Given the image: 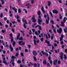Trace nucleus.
Returning a JSON list of instances; mask_svg holds the SVG:
<instances>
[{
    "instance_id": "obj_1",
    "label": "nucleus",
    "mask_w": 67,
    "mask_h": 67,
    "mask_svg": "<svg viewBox=\"0 0 67 67\" xmlns=\"http://www.w3.org/2000/svg\"><path fill=\"white\" fill-rule=\"evenodd\" d=\"M38 18H39V19H38V24H41V23L42 21V19L41 18V16L40 15L39 16Z\"/></svg>"
},
{
    "instance_id": "obj_2",
    "label": "nucleus",
    "mask_w": 67,
    "mask_h": 67,
    "mask_svg": "<svg viewBox=\"0 0 67 67\" xmlns=\"http://www.w3.org/2000/svg\"><path fill=\"white\" fill-rule=\"evenodd\" d=\"M18 43L19 45H22L23 46H24V44H25V42H24L23 43V41H19L18 42Z\"/></svg>"
},
{
    "instance_id": "obj_3",
    "label": "nucleus",
    "mask_w": 67,
    "mask_h": 67,
    "mask_svg": "<svg viewBox=\"0 0 67 67\" xmlns=\"http://www.w3.org/2000/svg\"><path fill=\"white\" fill-rule=\"evenodd\" d=\"M2 59H3V63L4 64L6 65H7L8 64H9V63H7V62L5 61V58L4 57V58H2Z\"/></svg>"
},
{
    "instance_id": "obj_4",
    "label": "nucleus",
    "mask_w": 67,
    "mask_h": 67,
    "mask_svg": "<svg viewBox=\"0 0 67 67\" xmlns=\"http://www.w3.org/2000/svg\"><path fill=\"white\" fill-rule=\"evenodd\" d=\"M47 16L48 17L47 18V20H46V23L47 24H49V15H48V14H47Z\"/></svg>"
},
{
    "instance_id": "obj_5",
    "label": "nucleus",
    "mask_w": 67,
    "mask_h": 67,
    "mask_svg": "<svg viewBox=\"0 0 67 67\" xmlns=\"http://www.w3.org/2000/svg\"><path fill=\"white\" fill-rule=\"evenodd\" d=\"M19 18L20 17H19V15H17L16 19H17V22H18V23H20V20L19 19Z\"/></svg>"
},
{
    "instance_id": "obj_6",
    "label": "nucleus",
    "mask_w": 67,
    "mask_h": 67,
    "mask_svg": "<svg viewBox=\"0 0 67 67\" xmlns=\"http://www.w3.org/2000/svg\"><path fill=\"white\" fill-rule=\"evenodd\" d=\"M24 18H23V19H22V21L23 22H25V24H27V21H26V20H24Z\"/></svg>"
},
{
    "instance_id": "obj_7",
    "label": "nucleus",
    "mask_w": 67,
    "mask_h": 67,
    "mask_svg": "<svg viewBox=\"0 0 67 67\" xmlns=\"http://www.w3.org/2000/svg\"><path fill=\"white\" fill-rule=\"evenodd\" d=\"M57 32L58 33H60L62 32V29L60 28L59 29V30H57Z\"/></svg>"
},
{
    "instance_id": "obj_8",
    "label": "nucleus",
    "mask_w": 67,
    "mask_h": 67,
    "mask_svg": "<svg viewBox=\"0 0 67 67\" xmlns=\"http://www.w3.org/2000/svg\"><path fill=\"white\" fill-rule=\"evenodd\" d=\"M52 12L53 13H55V14H57L58 12V11L56 10H53Z\"/></svg>"
},
{
    "instance_id": "obj_9",
    "label": "nucleus",
    "mask_w": 67,
    "mask_h": 67,
    "mask_svg": "<svg viewBox=\"0 0 67 67\" xmlns=\"http://www.w3.org/2000/svg\"><path fill=\"white\" fill-rule=\"evenodd\" d=\"M64 36L63 35H62L61 36V37H60V41H62L63 40V38L64 37Z\"/></svg>"
},
{
    "instance_id": "obj_10",
    "label": "nucleus",
    "mask_w": 67,
    "mask_h": 67,
    "mask_svg": "<svg viewBox=\"0 0 67 67\" xmlns=\"http://www.w3.org/2000/svg\"><path fill=\"white\" fill-rule=\"evenodd\" d=\"M45 42L47 43L48 44V46H51V44H50L49 42L47 40H45Z\"/></svg>"
},
{
    "instance_id": "obj_11",
    "label": "nucleus",
    "mask_w": 67,
    "mask_h": 67,
    "mask_svg": "<svg viewBox=\"0 0 67 67\" xmlns=\"http://www.w3.org/2000/svg\"><path fill=\"white\" fill-rule=\"evenodd\" d=\"M54 65H56L57 64V60H55L53 62Z\"/></svg>"
},
{
    "instance_id": "obj_12",
    "label": "nucleus",
    "mask_w": 67,
    "mask_h": 67,
    "mask_svg": "<svg viewBox=\"0 0 67 67\" xmlns=\"http://www.w3.org/2000/svg\"><path fill=\"white\" fill-rule=\"evenodd\" d=\"M60 58L61 59H63V53H60Z\"/></svg>"
},
{
    "instance_id": "obj_13",
    "label": "nucleus",
    "mask_w": 67,
    "mask_h": 67,
    "mask_svg": "<svg viewBox=\"0 0 67 67\" xmlns=\"http://www.w3.org/2000/svg\"><path fill=\"white\" fill-rule=\"evenodd\" d=\"M2 51V52H3V54H5V53H6L5 51H3V49L2 50V49H0V52H1Z\"/></svg>"
},
{
    "instance_id": "obj_14",
    "label": "nucleus",
    "mask_w": 67,
    "mask_h": 67,
    "mask_svg": "<svg viewBox=\"0 0 67 67\" xmlns=\"http://www.w3.org/2000/svg\"><path fill=\"white\" fill-rule=\"evenodd\" d=\"M48 5L49 7H50L51 5V2L48 1Z\"/></svg>"
},
{
    "instance_id": "obj_15",
    "label": "nucleus",
    "mask_w": 67,
    "mask_h": 67,
    "mask_svg": "<svg viewBox=\"0 0 67 67\" xmlns=\"http://www.w3.org/2000/svg\"><path fill=\"white\" fill-rule=\"evenodd\" d=\"M10 39V41H11V43H12L13 42V41H14V39H13V37L12 38H9Z\"/></svg>"
},
{
    "instance_id": "obj_16",
    "label": "nucleus",
    "mask_w": 67,
    "mask_h": 67,
    "mask_svg": "<svg viewBox=\"0 0 67 67\" xmlns=\"http://www.w3.org/2000/svg\"><path fill=\"white\" fill-rule=\"evenodd\" d=\"M20 36V34L18 33V35L16 38V40H19V37Z\"/></svg>"
},
{
    "instance_id": "obj_17",
    "label": "nucleus",
    "mask_w": 67,
    "mask_h": 67,
    "mask_svg": "<svg viewBox=\"0 0 67 67\" xmlns=\"http://www.w3.org/2000/svg\"><path fill=\"white\" fill-rule=\"evenodd\" d=\"M21 10L20 8H19L18 9V12L19 13H21Z\"/></svg>"
},
{
    "instance_id": "obj_18",
    "label": "nucleus",
    "mask_w": 67,
    "mask_h": 67,
    "mask_svg": "<svg viewBox=\"0 0 67 67\" xmlns=\"http://www.w3.org/2000/svg\"><path fill=\"white\" fill-rule=\"evenodd\" d=\"M37 54V52L35 51H34V55L36 56Z\"/></svg>"
},
{
    "instance_id": "obj_19",
    "label": "nucleus",
    "mask_w": 67,
    "mask_h": 67,
    "mask_svg": "<svg viewBox=\"0 0 67 67\" xmlns=\"http://www.w3.org/2000/svg\"><path fill=\"white\" fill-rule=\"evenodd\" d=\"M17 63L18 64H21V61L20 60H18V61L17 62Z\"/></svg>"
},
{
    "instance_id": "obj_20",
    "label": "nucleus",
    "mask_w": 67,
    "mask_h": 67,
    "mask_svg": "<svg viewBox=\"0 0 67 67\" xmlns=\"http://www.w3.org/2000/svg\"><path fill=\"white\" fill-rule=\"evenodd\" d=\"M43 63L44 65H46V64L47 63L46 61V60H44L43 62Z\"/></svg>"
},
{
    "instance_id": "obj_21",
    "label": "nucleus",
    "mask_w": 67,
    "mask_h": 67,
    "mask_svg": "<svg viewBox=\"0 0 67 67\" xmlns=\"http://www.w3.org/2000/svg\"><path fill=\"white\" fill-rule=\"evenodd\" d=\"M66 20H67V18L64 17L63 20L64 23H65L66 22Z\"/></svg>"
},
{
    "instance_id": "obj_22",
    "label": "nucleus",
    "mask_w": 67,
    "mask_h": 67,
    "mask_svg": "<svg viewBox=\"0 0 67 67\" xmlns=\"http://www.w3.org/2000/svg\"><path fill=\"white\" fill-rule=\"evenodd\" d=\"M20 32L21 33H22L23 36H24V35H25V34H24V31H20Z\"/></svg>"
},
{
    "instance_id": "obj_23",
    "label": "nucleus",
    "mask_w": 67,
    "mask_h": 67,
    "mask_svg": "<svg viewBox=\"0 0 67 67\" xmlns=\"http://www.w3.org/2000/svg\"><path fill=\"white\" fill-rule=\"evenodd\" d=\"M16 43V42H15V41H14L12 43L13 45V46H15V44Z\"/></svg>"
},
{
    "instance_id": "obj_24",
    "label": "nucleus",
    "mask_w": 67,
    "mask_h": 67,
    "mask_svg": "<svg viewBox=\"0 0 67 67\" xmlns=\"http://www.w3.org/2000/svg\"><path fill=\"white\" fill-rule=\"evenodd\" d=\"M64 31L65 32V33H66L67 32V28L66 27L65 29H64Z\"/></svg>"
},
{
    "instance_id": "obj_25",
    "label": "nucleus",
    "mask_w": 67,
    "mask_h": 67,
    "mask_svg": "<svg viewBox=\"0 0 67 67\" xmlns=\"http://www.w3.org/2000/svg\"><path fill=\"white\" fill-rule=\"evenodd\" d=\"M11 58L12 59H15V58H16V57H14V56H12L11 57Z\"/></svg>"
},
{
    "instance_id": "obj_26",
    "label": "nucleus",
    "mask_w": 67,
    "mask_h": 67,
    "mask_svg": "<svg viewBox=\"0 0 67 67\" xmlns=\"http://www.w3.org/2000/svg\"><path fill=\"white\" fill-rule=\"evenodd\" d=\"M23 26L24 28H25V29H26V26L25 24V23L23 24Z\"/></svg>"
},
{
    "instance_id": "obj_27",
    "label": "nucleus",
    "mask_w": 67,
    "mask_h": 67,
    "mask_svg": "<svg viewBox=\"0 0 67 67\" xmlns=\"http://www.w3.org/2000/svg\"><path fill=\"white\" fill-rule=\"evenodd\" d=\"M49 12L50 14H51V16L53 18V14L51 12L49 11Z\"/></svg>"
},
{
    "instance_id": "obj_28",
    "label": "nucleus",
    "mask_w": 67,
    "mask_h": 67,
    "mask_svg": "<svg viewBox=\"0 0 67 67\" xmlns=\"http://www.w3.org/2000/svg\"><path fill=\"white\" fill-rule=\"evenodd\" d=\"M20 54L21 56H22L23 57V56H24V54H23V53L22 52L20 53Z\"/></svg>"
},
{
    "instance_id": "obj_29",
    "label": "nucleus",
    "mask_w": 67,
    "mask_h": 67,
    "mask_svg": "<svg viewBox=\"0 0 67 67\" xmlns=\"http://www.w3.org/2000/svg\"><path fill=\"white\" fill-rule=\"evenodd\" d=\"M23 10V11H25V13H27V10H26V9H24Z\"/></svg>"
},
{
    "instance_id": "obj_30",
    "label": "nucleus",
    "mask_w": 67,
    "mask_h": 67,
    "mask_svg": "<svg viewBox=\"0 0 67 67\" xmlns=\"http://www.w3.org/2000/svg\"><path fill=\"white\" fill-rule=\"evenodd\" d=\"M61 24L62 26H64V23H63V21H62L61 22Z\"/></svg>"
},
{
    "instance_id": "obj_31",
    "label": "nucleus",
    "mask_w": 67,
    "mask_h": 67,
    "mask_svg": "<svg viewBox=\"0 0 67 67\" xmlns=\"http://www.w3.org/2000/svg\"><path fill=\"white\" fill-rule=\"evenodd\" d=\"M32 34V31L31 30H29V35H31Z\"/></svg>"
},
{
    "instance_id": "obj_32",
    "label": "nucleus",
    "mask_w": 67,
    "mask_h": 67,
    "mask_svg": "<svg viewBox=\"0 0 67 67\" xmlns=\"http://www.w3.org/2000/svg\"><path fill=\"white\" fill-rule=\"evenodd\" d=\"M38 27L39 29L40 30H42V27H41V26L39 25V26H38Z\"/></svg>"
},
{
    "instance_id": "obj_33",
    "label": "nucleus",
    "mask_w": 67,
    "mask_h": 67,
    "mask_svg": "<svg viewBox=\"0 0 67 67\" xmlns=\"http://www.w3.org/2000/svg\"><path fill=\"white\" fill-rule=\"evenodd\" d=\"M31 20H32V22H34V15H33L32 17V18L31 19Z\"/></svg>"
},
{
    "instance_id": "obj_34",
    "label": "nucleus",
    "mask_w": 67,
    "mask_h": 67,
    "mask_svg": "<svg viewBox=\"0 0 67 67\" xmlns=\"http://www.w3.org/2000/svg\"><path fill=\"white\" fill-rule=\"evenodd\" d=\"M47 65L48 67H50V66H51V65H50V64H49V63H47Z\"/></svg>"
},
{
    "instance_id": "obj_35",
    "label": "nucleus",
    "mask_w": 67,
    "mask_h": 67,
    "mask_svg": "<svg viewBox=\"0 0 67 67\" xmlns=\"http://www.w3.org/2000/svg\"><path fill=\"white\" fill-rule=\"evenodd\" d=\"M0 16L1 18H2V17H3V14L2 13H1Z\"/></svg>"
},
{
    "instance_id": "obj_36",
    "label": "nucleus",
    "mask_w": 67,
    "mask_h": 67,
    "mask_svg": "<svg viewBox=\"0 0 67 67\" xmlns=\"http://www.w3.org/2000/svg\"><path fill=\"white\" fill-rule=\"evenodd\" d=\"M12 65L13 67H14L15 66V63L13 62H12Z\"/></svg>"
},
{
    "instance_id": "obj_37",
    "label": "nucleus",
    "mask_w": 67,
    "mask_h": 67,
    "mask_svg": "<svg viewBox=\"0 0 67 67\" xmlns=\"http://www.w3.org/2000/svg\"><path fill=\"white\" fill-rule=\"evenodd\" d=\"M41 10L42 11H44V7L43 6H42V8L41 9Z\"/></svg>"
},
{
    "instance_id": "obj_38",
    "label": "nucleus",
    "mask_w": 67,
    "mask_h": 67,
    "mask_svg": "<svg viewBox=\"0 0 67 67\" xmlns=\"http://www.w3.org/2000/svg\"><path fill=\"white\" fill-rule=\"evenodd\" d=\"M35 34L37 35H39V34L38 33L37 31H36L35 32Z\"/></svg>"
},
{
    "instance_id": "obj_39",
    "label": "nucleus",
    "mask_w": 67,
    "mask_h": 67,
    "mask_svg": "<svg viewBox=\"0 0 67 67\" xmlns=\"http://www.w3.org/2000/svg\"><path fill=\"white\" fill-rule=\"evenodd\" d=\"M34 59L35 61H36L37 60L36 58L35 57H34Z\"/></svg>"
},
{
    "instance_id": "obj_40",
    "label": "nucleus",
    "mask_w": 67,
    "mask_h": 67,
    "mask_svg": "<svg viewBox=\"0 0 67 67\" xmlns=\"http://www.w3.org/2000/svg\"><path fill=\"white\" fill-rule=\"evenodd\" d=\"M12 31L13 33H14L15 32V30H14V29L13 28L12 29Z\"/></svg>"
},
{
    "instance_id": "obj_41",
    "label": "nucleus",
    "mask_w": 67,
    "mask_h": 67,
    "mask_svg": "<svg viewBox=\"0 0 67 67\" xmlns=\"http://www.w3.org/2000/svg\"><path fill=\"white\" fill-rule=\"evenodd\" d=\"M23 40V38H22V37H20L19 39V40Z\"/></svg>"
},
{
    "instance_id": "obj_42",
    "label": "nucleus",
    "mask_w": 67,
    "mask_h": 67,
    "mask_svg": "<svg viewBox=\"0 0 67 67\" xmlns=\"http://www.w3.org/2000/svg\"><path fill=\"white\" fill-rule=\"evenodd\" d=\"M9 36L11 38L13 37V36H12V33L10 34L9 35Z\"/></svg>"
},
{
    "instance_id": "obj_43",
    "label": "nucleus",
    "mask_w": 67,
    "mask_h": 67,
    "mask_svg": "<svg viewBox=\"0 0 67 67\" xmlns=\"http://www.w3.org/2000/svg\"><path fill=\"white\" fill-rule=\"evenodd\" d=\"M48 34V38H51V35L49 34Z\"/></svg>"
},
{
    "instance_id": "obj_44",
    "label": "nucleus",
    "mask_w": 67,
    "mask_h": 67,
    "mask_svg": "<svg viewBox=\"0 0 67 67\" xmlns=\"http://www.w3.org/2000/svg\"><path fill=\"white\" fill-rule=\"evenodd\" d=\"M41 52L42 54L43 55H44L45 54V53H44V51H41Z\"/></svg>"
},
{
    "instance_id": "obj_45",
    "label": "nucleus",
    "mask_w": 67,
    "mask_h": 67,
    "mask_svg": "<svg viewBox=\"0 0 67 67\" xmlns=\"http://www.w3.org/2000/svg\"><path fill=\"white\" fill-rule=\"evenodd\" d=\"M41 11H39L37 13L38 15H40L41 14Z\"/></svg>"
},
{
    "instance_id": "obj_46",
    "label": "nucleus",
    "mask_w": 67,
    "mask_h": 67,
    "mask_svg": "<svg viewBox=\"0 0 67 67\" xmlns=\"http://www.w3.org/2000/svg\"><path fill=\"white\" fill-rule=\"evenodd\" d=\"M37 66V64H36V63H35V64H34V67H36Z\"/></svg>"
},
{
    "instance_id": "obj_47",
    "label": "nucleus",
    "mask_w": 67,
    "mask_h": 67,
    "mask_svg": "<svg viewBox=\"0 0 67 67\" xmlns=\"http://www.w3.org/2000/svg\"><path fill=\"white\" fill-rule=\"evenodd\" d=\"M59 15L60 19H62V18H63V17L62 16H61V15L60 14Z\"/></svg>"
},
{
    "instance_id": "obj_48",
    "label": "nucleus",
    "mask_w": 67,
    "mask_h": 67,
    "mask_svg": "<svg viewBox=\"0 0 67 67\" xmlns=\"http://www.w3.org/2000/svg\"><path fill=\"white\" fill-rule=\"evenodd\" d=\"M34 44L35 45H36V41L35 40H34Z\"/></svg>"
},
{
    "instance_id": "obj_49",
    "label": "nucleus",
    "mask_w": 67,
    "mask_h": 67,
    "mask_svg": "<svg viewBox=\"0 0 67 67\" xmlns=\"http://www.w3.org/2000/svg\"><path fill=\"white\" fill-rule=\"evenodd\" d=\"M44 55H46V56H48V54L47 53H45Z\"/></svg>"
},
{
    "instance_id": "obj_50",
    "label": "nucleus",
    "mask_w": 67,
    "mask_h": 67,
    "mask_svg": "<svg viewBox=\"0 0 67 67\" xmlns=\"http://www.w3.org/2000/svg\"><path fill=\"white\" fill-rule=\"evenodd\" d=\"M4 21L7 20V17H4Z\"/></svg>"
},
{
    "instance_id": "obj_51",
    "label": "nucleus",
    "mask_w": 67,
    "mask_h": 67,
    "mask_svg": "<svg viewBox=\"0 0 67 67\" xmlns=\"http://www.w3.org/2000/svg\"><path fill=\"white\" fill-rule=\"evenodd\" d=\"M24 59H23L22 60V62L23 63V64H25V63L24 62Z\"/></svg>"
},
{
    "instance_id": "obj_52",
    "label": "nucleus",
    "mask_w": 67,
    "mask_h": 67,
    "mask_svg": "<svg viewBox=\"0 0 67 67\" xmlns=\"http://www.w3.org/2000/svg\"><path fill=\"white\" fill-rule=\"evenodd\" d=\"M6 22L8 24H9V23H10V22H9V21L8 20H7Z\"/></svg>"
},
{
    "instance_id": "obj_53",
    "label": "nucleus",
    "mask_w": 67,
    "mask_h": 67,
    "mask_svg": "<svg viewBox=\"0 0 67 67\" xmlns=\"http://www.w3.org/2000/svg\"><path fill=\"white\" fill-rule=\"evenodd\" d=\"M25 52H28V50L26 49H25Z\"/></svg>"
},
{
    "instance_id": "obj_54",
    "label": "nucleus",
    "mask_w": 67,
    "mask_h": 67,
    "mask_svg": "<svg viewBox=\"0 0 67 67\" xmlns=\"http://www.w3.org/2000/svg\"><path fill=\"white\" fill-rule=\"evenodd\" d=\"M10 51L11 52H12L13 51V49L12 48H10Z\"/></svg>"
},
{
    "instance_id": "obj_55",
    "label": "nucleus",
    "mask_w": 67,
    "mask_h": 67,
    "mask_svg": "<svg viewBox=\"0 0 67 67\" xmlns=\"http://www.w3.org/2000/svg\"><path fill=\"white\" fill-rule=\"evenodd\" d=\"M49 32H50V33H52V30H49Z\"/></svg>"
},
{
    "instance_id": "obj_56",
    "label": "nucleus",
    "mask_w": 67,
    "mask_h": 67,
    "mask_svg": "<svg viewBox=\"0 0 67 67\" xmlns=\"http://www.w3.org/2000/svg\"><path fill=\"white\" fill-rule=\"evenodd\" d=\"M50 63L51 65H52L53 64V63H52V60H50Z\"/></svg>"
},
{
    "instance_id": "obj_57",
    "label": "nucleus",
    "mask_w": 67,
    "mask_h": 67,
    "mask_svg": "<svg viewBox=\"0 0 67 67\" xmlns=\"http://www.w3.org/2000/svg\"><path fill=\"white\" fill-rule=\"evenodd\" d=\"M36 21V19H35V18L34 17V22H35Z\"/></svg>"
},
{
    "instance_id": "obj_58",
    "label": "nucleus",
    "mask_w": 67,
    "mask_h": 67,
    "mask_svg": "<svg viewBox=\"0 0 67 67\" xmlns=\"http://www.w3.org/2000/svg\"><path fill=\"white\" fill-rule=\"evenodd\" d=\"M16 9L15 7H13L12 8V9L13 10H14Z\"/></svg>"
},
{
    "instance_id": "obj_59",
    "label": "nucleus",
    "mask_w": 67,
    "mask_h": 67,
    "mask_svg": "<svg viewBox=\"0 0 67 67\" xmlns=\"http://www.w3.org/2000/svg\"><path fill=\"white\" fill-rule=\"evenodd\" d=\"M64 56L65 59H67V56H66V55H65V54H64Z\"/></svg>"
},
{
    "instance_id": "obj_60",
    "label": "nucleus",
    "mask_w": 67,
    "mask_h": 67,
    "mask_svg": "<svg viewBox=\"0 0 67 67\" xmlns=\"http://www.w3.org/2000/svg\"><path fill=\"white\" fill-rule=\"evenodd\" d=\"M1 31L2 32V33H4V32H5V31L4 30H2Z\"/></svg>"
},
{
    "instance_id": "obj_61",
    "label": "nucleus",
    "mask_w": 67,
    "mask_h": 67,
    "mask_svg": "<svg viewBox=\"0 0 67 67\" xmlns=\"http://www.w3.org/2000/svg\"><path fill=\"white\" fill-rule=\"evenodd\" d=\"M28 47L29 48H31V46L30 44H29Z\"/></svg>"
},
{
    "instance_id": "obj_62",
    "label": "nucleus",
    "mask_w": 67,
    "mask_h": 67,
    "mask_svg": "<svg viewBox=\"0 0 67 67\" xmlns=\"http://www.w3.org/2000/svg\"><path fill=\"white\" fill-rule=\"evenodd\" d=\"M46 38L47 39H48V36H47V34H46Z\"/></svg>"
},
{
    "instance_id": "obj_63",
    "label": "nucleus",
    "mask_w": 67,
    "mask_h": 67,
    "mask_svg": "<svg viewBox=\"0 0 67 67\" xmlns=\"http://www.w3.org/2000/svg\"><path fill=\"white\" fill-rule=\"evenodd\" d=\"M14 10L15 13H16L17 12V9L16 8V9H15Z\"/></svg>"
},
{
    "instance_id": "obj_64",
    "label": "nucleus",
    "mask_w": 67,
    "mask_h": 67,
    "mask_svg": "<svg viewBox=\"0 0 67 67\" xmlns=\"http://www.w3.org/2000/svg\"><path fill=\"white\" fill-rule=\"evenodd\" d=\"M21 47H19V51H21Z\"/></svg>"
}]
</instances>
